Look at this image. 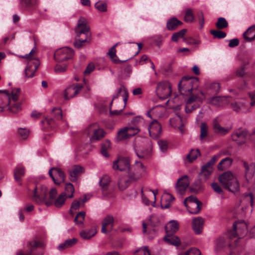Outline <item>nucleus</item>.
I'll use <instances>...</instances> for the list:
<instances>
[{"label":"nucleus","instance_id":"obj_26","mask_svg":"<svg viewBox=\"0 0 255 255\" xmlns=\"http://www.w3.org/2000/svg\"><path fill=\"white\" fill-rule=\"evenodd\" d=\"M84 171L83 168L79 165H74L71 170L69 171L70 180L76 181L78 176Z\"/></svg>","mask_w":255,"mask_h":255},{"label":"nucleus","instance_id":"obj_6","mask_svg":"<svg viewBox=\"0 0 255 255\" xmlns=\"http://www.w3.org/2000/svg\"><path fill=\"white\" fill-rule=\"evenodd\" d=\"M171 93V86L168 81H161L157 84L156 88V93L160 99H167L170 96Z\"/></svg>","mask_w":255,"mask_h":255},{"label":"nucleus","instance_id":"obj_35","mask_svg":"<svg viewBox=\"0 0 255 255\" xmlns=\"http://www.w3.org/2000/svg\"><path fill=\"white\" fill-rule=\"evenodd\" d=\"M135 152L136 155L139 159H146L150 156L151 154V149L150 148L144 150L135 149Z\"/></svg>","mask_w":255,"mask_h":255},{"label":"nucleus","instance_id":"obj_13","mask_svg":"<svg viewBox=\"0 0 255 255\" xmlns=\"http://www.w3.org/2000/svg\"><path fill=\"white\" fill-rule=\"evenodd\" d=\"M83 87V85L80 84L67 87L64 92L65 99L69 100L74 97L80 92Z\"/></svg>","mask_w":255,"mask_h":255},{"label":"nucleus","instance_id":"obj_61","mask_svg":"<svg viewBox=\"0 0 255 255\" xmlns=\"http://www.w3.org/2000/svg\"><path fill=\"white\" fill-rule=\"evenodd\" d=\"M158 144L160 150L164 152L167 151L168 148V143L165 140H159L158 141Z\"/></svg>","mask_w":255,"mask_h":255},{"label":"nucleus","instance_id":"obj_17","mask_svg":"<svg viewBox=\"0 0 255 255\" xmlns=\"http://www.w3.org/2000/svg\"><path fill=\"white\" fill-rule=\"evenodd\" d=\"M229 103L228 98L226 97L217 96L213 97L209 100V103L213 106L222 107Z\"/></svg>","mask_w":255,"mask_h":255},{"label":"nucleus","instance_id":"obj_60","mask_svg":"<svg viewBox=\"0 0 255 255\" xmlns=\"http://www.w3.org/2000/svg\"><path fill=\"white\" fill-rule=\"evenodd\" d=\"M52 113L57 120H62V113L60 108H54L52 110Z\"/></svg>","mask_w":255,"mask_h":255},{"label":"nucleus","instance_id":"obj_42","mask_svg":"<svg viewBox=\"0 0 255 255\" xmlns=\"http://www.w3.org/2000/svg\"><path fill=\"white\" fill-rule=\"evenodd\" d=\"M8 110L9 111L13 114H16L21 110V103H15L11 101V103L8 105Z\"/></svg>","mask_w":255,"mask_h":255},{"label":"nucleus","instance_id":"obj_3","mask_svg":"<svg viewBox=\"0 0 255 255\" xmlns=\"http://www.w3.org/2000/svg\"><path fill=\"white\" fill-rule=\"evenodd\" d=\"M35 53V50L33 48L28 54L18 56L20 58H25L27 60V66L25 69V76L27 78L33 76L40 64L39 60L34 56Z\"/></svg>","mask_w":255,"mask_h":255},{"label":"nucleus","instance_id":"obj_57","mask_svg":"<svg viewBox=\"0 0 255 255\" xmlns=\"http://www.w3.org/2000/svg\"><path fill=\"white\" fill-rule=\"evenodd\" d=\"M82 206L81 203L79 201H74L71 206L70 212L71 214H73L74 212L78 210L80 206Z\"/></svg>","mask_w":255,"mask_h":255},{"label":"nucleus","instance_id":"obj_30","mask_svg":"<svg viewBox=\"0 0 255 255\" xmlns=\"http://www.w3.org/2000/svg\"><path fill=\"white\" fill-rule=\"evenodd\" d=\"M182 22L175 17H172L167 22L166 26L168 30H173L177 28Z\"/></svg>","mask_w":255,"mask_h":255},{"label":"nucleus","instance_id":"obj_18","mask_svg":"<svg viewBox=\"0 0 255 255\" xmlns=\"http://www.w3.org/2000/svg\"><path fill=\"white\" fill-rule=\"evenodd\" d=\"M114 217L111 215H108L106 216L102 221L101 229L102 233L107 234L108 233V230L107 229V227L110 226V229L112 230L114 227Z\"/></svg>","mask_w":255,"mask_h":255},{"label":"nucleus","instance_id":"obj_5","mask_svg":"<svg viewBox=\"0 0 255 255\" xmlns=\"http://www.w3.org/2000/svg\"><path fill=\"white\" fill-rule=\"evenodd\" d=\"M247 224L243 221H238L233 224V229L228 232V236L230 239L237 236L240 239L247 234Z\"/></svg>","mask_w":255,"mask_h":255},{"label":"nucleus","instance_id":"obj_11","mask_svg":"<svg viewBox=\"0 0 255 255\" xmlns=\"http://www.w3.org/2000/svg\"><path fill=\"white\" fill-rule=\"evenodd\" d=\"M249 136V133L246 128H240L232 134V137L239 145H241L245 143L246 139Z\"/></svg>","mask_w":255,"mask_h":255},{"label":"nucleus","instance_id":"obj_59","mask_svg":"<svg viewBox=\"0 0 255 255\" xmlns=\"http://www.w3.org/2000/svg\"><path fill=\"white\" fill-rule=\"evenodd\" d=\"M18 133L20 137L22 139L26 138L29 135L28 130L24 128H18Z\"/></svg>","mask_w":255,"mask_h":255},{"label":"nucleus","instance_id":"obj_58","mask_svg":"<svg viewBox=\"0 0 255 255\" xmlns=\"http://www.w3.org/2000/svg\"><path fill=\"white\" fill-rule=\"evenodd\" d=\"M67 70V65L63 64H57L54 67V72L57 74L62 73Z\"/></svg>","mask_w":255,"mask_h":255},{"label":"nucleus","instance_id":"obj_32","mask_svg":"<svg viewBox=\"0 0 255 255\" xmlns=\"http://www.w3.org/2000/svg\"><path fill=\"white\" fill-rule=\"evenodd\" d=\"M97 233L96 229L92 228L88 231L82 230L80 232V237L85 240H89Z\"/></svg>","mask_w":255,"mask_h":255},{"label":"nucleus","instance_id":"obj_21","mask_svg":"<svg viewBox=\"0 0 255 255\" xmlns=\"http://www.w3.org/2000/svg\"><path fill=\"white\" fill-rule=\"evenodd\" d=\"M122 91H124V93H125V96L124 97V100H123L124 101V103H125L124 107V108L122 109H121L120 110L112 111L111 110V107L110 106V113L111 115H119L122 112L123 109H124V108L126 106V104L127 101L128 100V93L127 92L126 88L124 86H121L118 89L117 94L116 95H114L113 96V99L116 98L119 96V94L121 92H122Z\"/></svg>","mask_w":255,"mask_h":255},{"label":"nucleus","instance_id":"obj_10","mask_svg":"<svg viewBox=\"0 0 255 255\" xmlns=\"http://www.w3.org/2000/svg\"><path fill=\"white\" fill-rule=\"evenodd\" d=\"M48 174L55 184L60 185L65 181V174L60 168L52 167L49 170Z\"/></svg>","mask_w":255,"mask_h":255},{"label":"nucleus","instance_id":"obj_9","mask_svg":"<svg viewBox=\"0 0 255 255\" xmlns=\"http://www.w3.org/2000/svg\"><path fill=\"white\" fill-rule=\"evenodd\" d=\"M198 78L183 77L178 83V89L180 92L182 91L190 93L193 89V84L197 82Z\"/></svg>","mask_w":255,"mask_h":255},{"label":"nucleus","instance_id":"obj_33","mask_svg":"<svg viewBox=\"0 0 255 255\" xmlns=\"http://www.w3.org/2000/svg\"><path fill=\"white\" fill-rule=\"evenodd\" d=\"M24 169L21 166H18L14 170V179L20 185H22L20 177L24 175Z\"/></svg>","mask_w":255,"mask_h":255},{"label":"nucleus","instance_id":"obj_47","mask_svg":"<svg viewBox=\"0 0 255 255\" xmlns=\"http://www.w3.org/2000/svg\"><path fill=\"white\" fill-rule=\"evenodd\" d=\"M208 126L205 123H203L200 126V135L201 140L205 138L208 135Z\"/></svg>","mask_w":255,"mask_h":255},{"label":"nucleus","instance_id":"obj_40","mask_svg":"<svg viewBox=\"0 0 255 255\" xmlns=\"http://www.w3.org/2000/svg\"><path fill=\"white\" fill-rule=\"evenodd\" d=\"M111 147V144L109 140H105L102 145V148L101 150V153L103 156L106 157H108L109 155L108 153V150H109Z\"/></svg>","mask_w":255,"mask_h":255},{"label":"nucleus","instance_id":"obj_20","mask_svg":"<svg viewBox=\"0 0 255 255\" xmlns=\"http://www.w3.org/2000/svg\"><path fill=\"white\" fill-rule=\"evenodd\" d=\"M213 168L208 166L206 164L202 166L201 171L200 173V180L201 182H205L207 181L210 177V175L212 173Z\"/></svg>","mask_w":255,"mask_h":255},{"label":"nucleus","instance_id":"obj_34","mask_svg":"<svg viewBox=\"0 0 255 255\" xmlns=\"http://www.w3.org/2000/svg\"><path fill=\"white\" fill-rule=\"evenodd\" d=\"M233 159L230 157H226L223 159L218 165V168L223 170L225 168H229L232 164Z\"/></svg>","mask_w":255,"mask_h":255},{"label":"nucleus","instance_id":"obj_27","mask_svg":"<svg viewBox=\"0 0 255 255\" xmlns=\"http://www.w3.org/2000/svg\"><path fill=\"white\" fill-rule=\"evenodd\" d=\"M235 176L230 171L225 172L219 177V180L224 187L234 178Z\"/></svg>","mask_w":255,"mask_h":255},{"label":"nucleus","instance_id":"obj_29","mask_svg":"<svg viewBox=\"0 0 255 255\" xmlns=\"http://www.w3.org/2000/svg\"><path fill=\"white\" fill-rule=\"evenodd\" d=\"M224 188L234 193L238 192L240 185L237 178L235 176Z\"/></svg>","mask_w":255,"mask_h":255},{"label":"nucleus","instance_id":"obj_14","mask_svg":"<svg viewBox=\"0 0 255 255\" xmlns=\"http://www.w3.org/2000/svg\"><path fill=\"white\" fill-rule=\"evenodd\" d=\"M189 185V180L187 175H184L180 178L176 184L175 189L177 193L182 195Z\"/></svg>","mask_w":255,"mask_h":255},{"label":"nucleus","instance_id":"obj_7","mask_svg":"<svg viewBox=\"0 0 255 255\" xmlns=\"http://www.w3.org/2000/svg\"><path fill=\"white\" fill-rule=\"evenodd\" d=\"M74 55V51L68 47H64L57 50L54 55V59L58 62H62L72 58Z\"/></svg>","mask_w":255,"mask_h":255},{"label":"nucleus","instance_id":"obj_41","mask_svg":"<svg viewBox=\"0 0 255 255\" xmlns=\"http://www.w3.org/2000/svg\"><path fill=\"white\" fill-rule=\"evenodd\" d=\"M74 188L71 183H67L65 185V192L66 193V198L68 197L72 198L73 197V193L74 192Z\"/></svg>","mask_w":255,"mask_h":255},{"label":"nucleus","instance_id":"obj_19","mask_svg":"<svg viewBox=\"0 0 255 255\" xmlns=\"http://www.w3.org/2000/svg\"><path fill=\"white\" fill-rule=\"evenodd\" d=\"M204 223V221L201 217H197L193 219L192 227L196 234L199 235L202 233Z\"/></svg>","mask_w":255,"mask_h":255},{"label":"nucleus","instance_id":"obj_53","mask_svg":"<svg viewBox=\"0 0 255 255\" xmlns=\"http://www.w3.org/2000/svg\"><path fill=\"white\" fill-rule=\"evenodd\" d=\"M95 7L101 12H105L107 10V6L106 3L101 1H97L95 4Z\"/></svg>","mask_w":255,"mask_h":255},{"label":"nucleus","instance_id":"obj_22","mask_svg":"<svg viewBox=\"0 0 255 255\" xmlns=\"http://www.w3.org/2000/svg\"><path fill=\"white\" fill-rule=\"evenodd\" d=\"M213 128L215 133L221 135L226 134L230 130L229 128L221 127L219 124L217 118H216L213 120Z\"/></svg>","mask_w":255,"mask_h":255},{"label":"nucleus","instance_id":"obj_44","mask_svg":"<svg viewBox=\"0 0 255 255\" xmlns=\"http://www.w3.org/2000/svg\"><path fill=\"white\" fill-rule=\"evenodd\" d=\"M66 193H62L54 201V205L56 207L62 206L66 200Z\"/></svg>","mask_w":255,"mask_h":255},{"label":"nucleus","instance_id":"obj_50","mask_svg":"<svg viewBox=\"0 0 255 255\" xmlns=\"http://www.w3.org/2000/svg\"><path fill=\"white\" fill-rule=\"evenodd\" d=\"M37 3V0H20V4L26 7H31Z\"/></svg>","mask_w":255,"mask_h":255},{"label":"nucleus","instance_id":"obj_51","mask_svg":"<svg viewBox=\"0 0 255 255\" xmlns=\"http://www.w3.org/2000/svg\"><path fill=\"white\" fill-rule=\"evenodd\" d=\"M179 255H201V252L198 249L192 248L185 252L180 253Z\"/></svg>","mask_w":255,"mask_h":255},{"label":"nucleus","instance_id":"obj_62","mask_svg":"<svg viewBox=\"0 0 255 255\" xmlns=\"http://www.w3.org/2000/svg\"><path fill=\"white\" fill-rule=\"evenodd\" d=\"M126 128H127L128 132L133 133V134L128 135L129 137L136 134L139 131V129L137 127H127Z\"/></svg>","mask_w":255,"mask_h":255},{"label":"nucleus","instance_id":"obj_64","mask_svg":"<svg viewBox=\"0 0 255 255\" xmlns=\"http://www.w3.org/2000/svg\"><path fill=\"white\" fill-rule=\"evenodd\" d=\"M67 244V247L68 248H71L75 245L77 242L78 240L76 238H72L71 239H68L65 241Z\"/></svg>","mask_w":255,"mask_h":255},{"label":"nucleus","instance_id":"obj_28","mask_svg":"<svg viewBox=\"0 0 255 255\" xmlns=\"http://www.w3.org/2000/svg\"><path fill=\"white\" fill-rule=\"evenodd\" d=\"M244 38L246 42H251L255 39V25L249 27L244 33Z\"/></svg>","mask_w":255,"mask_h":255},{"label":"nucleus","instance_id":"obj_63","mask_svg":"<svg viewBox=\"0 0 255 255\" xmlns=\"http://www.w3.org/2000/svg\"><path fill=\"white\" fill-rule=\"evenodd\" d=\"M211 187L213 189L219 194H223V191L219 184L216 182H213L211 184Z\"/></svg>","mask_w":255,"mask_h":255},{"label":"nucleus","instance_id":"obj_39","mask_svg":"<svg viewBox=\"0 0 255 255\" xmlns=\"http://www.w3.org/2000/svg\"><path fill=\"white\" fill-rule=\"evenodd\" d=\"M184 20L186 22H192L195 19V16L193 10L187 8L185 10Z\"/></svg>","mask_w":255,"mask_h":255},{"label":"nucleus","instance_id":"obj_52","mask_svg":"<svg viewBox=\"0 0 255 255\" xmlns=\"http://www.w3.org/2000/svg\"><path fill=\"white\" fill-rule=\"evenodd\" d=\"M134 255H151L149 250L146 247H142L136 250Z\"/></svg>","mask_w":255,"mask_h":255},{"label":"nucleus","instance_id":"obj_23","mask_svg":"<svg viewBox=\"0 0 255 255\" xmlns=\"http://www.w3.org/2000/svg\"><path fill=\"white\" fill-rule=\"evenodd\" d=\"M202 205L201 202L197 200L196 202H192L189 204H187V206H185L189 213L192 214H197L199 213L201 210V206Z\"/></svg>","mask_w":255,"mask_h":255},{"label":"nucleus","instance_id":"obj_46","mask_svg":"<svg viewBox=\"0 0 255 255\" xmlns=\"http://www.w3.org/2000/svg\"><path fill=\"white\" fill-rule=\"evenodd\" d=\"M207 88L211 93H217L220 90V86L218 83L214 82L210 84Z\"/></svg>","mask_w":255,"mask_h":255},{"label":"nucleus","instance_id":"obj_38","mask_svg":"<svg viewBox=\"0 0 255 255\" xmlns=\"http://www.w3.org/2000/svg\"><path fill=\"white\" fill-rule=\"evenodd\" d=\"M131 134H132L129 132H128V131H127V128H126V127H125L124 128L121 129L118 131L117 136V139L119 141L123 140L129 138L128 135Z\"/></svg>","mask_w":255,"mask_h":255},{"label":"nucleus","instance_id":"obj_1","mask_svg":"<svg viewBox=\"0 0 255 255\" xmlns=\"http://www.w3.org/2000/svg\"><path fill=\"white\" fill-rule=\"evenodd\" d=\"M146 167L140 162L135 161L129 169L126 177L121 178L118 184L121 190L125 189L133 181H136L146 175Z\"/></svg>","mask_w":255,"mask_h":255},{"label":"nucleus","instance_id":"obj_12","mask_svg":"<svg viewBox=\"0 0 255 255\" xmlns=\"http://www.w3.org/2000/svg\"><path fill=\"white\" fill-rule=\"evenodd\" d=\"M130 161L128 158L124 157H119L113 162V168L114 170L127 171L130 168Z\"/></svg>","mask_w":255,"mask_h":255},{"label":"nucleus","instance_id":"obj_37","mask_svg":"<svg viewBox=\"0 0 255 255\" xmlns=\"http://www.w3.org/2000/svg\"><path fill=\"white\" fill-rule=\"evenodd\" d=\"M85 215L86 213L85 212H80L77 214L74 219L75 224L80 228L83 227L84 226V221L85 219Z\"/></svg>","mask_w":255,"mask_h":255},{"label":"nucleus","instance_id":"obj_45","mask_svg":"<svg viewBox=\"0 0 255 255\" xmlns=\"http://www.w3.org/2000/svg\"><path fill=\"white\" fill-rule=\"evenodd\" d=\"M216 26L219 29H224L228 26V22L225 18L220 17L218 18Z\"/></svg>","mask_w":255,"mask_h":255},{"label":"nucleus","instance_id":"obj_36","mask_svg":"<svg viewBox=\"0 0 255 255\" xmlns=\"http://www.w3.org/2000/svg\"><path fill=\"white\" fill-rule=\"evenodd\" d=\"M201 155L199 149L190 150V152L186 156V159L189 162H192L195 160L199 156Z\"/></svg>","mask_w":255,"mask_h":255},{"label":"nucleus","instance_id":"obj_8","mask_svg":"<svg viewBox=\"0 0 255 255\" xmlns=\"http://www.w3.org/2000/svg\"><path fill=\"white\" fill-rule=\"evenodd\" d=\"M88 134H92L90 137L91 140H98L102 138L105 136L104 130L100 128L99 125L96 124L90 125L86 129Z\"/></svg>","mask_w":255,"mask_h":255},{"label":"nucleus","instance_id":"obj_4","mask_svg":"<svg viewBox=\"0 0 255 255\" xmlns=\"http://www.w3.org/2000/svg\"><path fill=\"white\" fill-rule=\"evenodd\" d=\"M48 193L47 187L41 184H38L35 186L32 191L30 199L37 204H41L46 199Z\"/></svg>","mask_w":255,"mask_h":255},{"label":"nucleus","instance_id":"obj_16","mask_svg":"<svg viewBox=\"0 0 255 255\" xmlns=\"http://www.w3.org/2000/svg\"><path fill=\"white\" fill-rule=\"evenodd\" d=\"M244 167L245 169V178L248 182L252 179H255V162L250 164L246 161H243Z\"/></svg>","mask_w":255,"mask_h":255},{"label":"nucleus","instance_id":"obj_49","mask_svg":"<svg viewBox=\"0 0 255 255\" xmlns=\"http://www.w3.org/2000/svg\"><path fill=\"white\" fill-rule=\"evenodd\" d=\"M20 94V89L19 88L13 89L11 91V95L10 96V101L15 102L19 97Z\"/></svg>","mask_w":255,"mask_h":255},{"label":"nucleus","instance_id":"obj_25","mask_svg":"<svg viewBox=\"0 0 255 255\" xmlns=\"http://www.w3.org/2000/svg\"><path fill=\"white\" fill-rule=\"evenodd\" d=\"M231 107L233 110L237 112H249V109L246 108L244 101H235L231 104Z\"/></svg>","mask_w":255,"mask_h":255},{"label":"nucleus","instance_id":"obj_48","mask_svg":"<svg viewBox=\"0 0 255 255\" xmlns=\"http://www.w3.org/2000/svg\"><path fill=\"white\" fill-rule=\"evenodd\" d=\"M187 32L186 29H182L180 31L173 34L171 39L174 42H177L179 38H182Z\"/></svg>","mask_w":255,"mask_h":255},{"label":"nucleus","instance_id":"obj_31","mask_svg":"<svg viewBox=\"0 0 255 255\" xmlns=\"http://www.w3.org/2000/svg\"><path fill=\"white\" fill-rule=\"evenodd\" d=\"M165 228L167 233H175L179 229V224L176 221L172 220L169 222Z\"/></svg>","mask_w":255,"mask_h":255},{"label":"nucleus","instance_id":"obj_2","mask_svg":"<svg viewBox=\"0 0 255 255\" xmlns=\"http://www.w3.org/2000/svg\"><path fill=\"white\" fill-rule=\"evenodd\" d=\"M90 27L86 18L80 17L75 28L76 40L74 43L75 47L80 48L85 42H90Z\"/></svg>","mask_w":255,"mask_h":255},{"label":"nucleus","instance_id":"obj_15","mask_svg":"<svg viewBox=\"0 0 255 255\" xmlns=\"http://www.w3.org/2000/svg\"><path fill=\"white\" fill-rule=\"evenodd\" d=\"M148 130L151 137L157 138L161 132V126L156 120H154L149 125Z\"/></svg>","mask_w":255,"mask_h":255},{"label":"nucleus","instance_id":"obj_54","mask_svg":"<svg viewBox=\"0 0 255 255\" xmlns=\"http://www.w3.org/2000/svg\"><path fill=\"white\" fill-rule=\"evenodd\" d=\"M110 181L109 177L107 175L103 176L99 181V184L103 189H106V187Z\"/></svg>","mask_w":255,"mask_h":255},{"label":"nucleus","instance_id":"obj_56","mask_svg":"<svg viewBox=\"0 0 255 255\" xmlns=\"http://www.w3.org/2000/svg\"><path fill=\"white\" fill-rule=\"evenodd\" d=\"M210 33L215 38H223L226 36V33L225 32L220 30H211Z\"/></svg>","mask_w":255,"mask_h":255},{"label":"nucleus","instance_id":"obj_55","mask_svg":"<svg viewBox=\"0 0 255 255\" xmlns=\"http://www.w3.org/2000/svg\"><path fill=\"white\" fill-rule=\"evenodd\" d=\"M118 45V43L115 44L113 46H112L109 50L107 54L110 56L111 59L114 62H116V60L115 58L116 57V47Z\"/></svg>","mask_w":255,"mask_h":255},{"label":"nucleus","instance_id":"obj_43","mask_svg":"<svg viewBox=\"0 0 255 255\" xmlns=\"http://www.w3.org/2000/svg\"><path fill=\"white\" fill-rule=\"evenodd\" d=\"M164 240L168 243L174 246H178L180 243V239L176 236L165 237Z\"/></svg>","mask_w":255,"mask_h":255},{"label":"nucleus","instance_id":"obj_24","mask_svg":"<svg viewBox=\"0 0 255 255\" xmlns=\"http://www.w3.org/2000/svg\"><path fill=\"white\" fill-rule=\"evenodd\" d=\"M10 103V95L5 91H0V109H4Z\"/></svg>","mask_w":255,"mask_h":255}]
</instances>
